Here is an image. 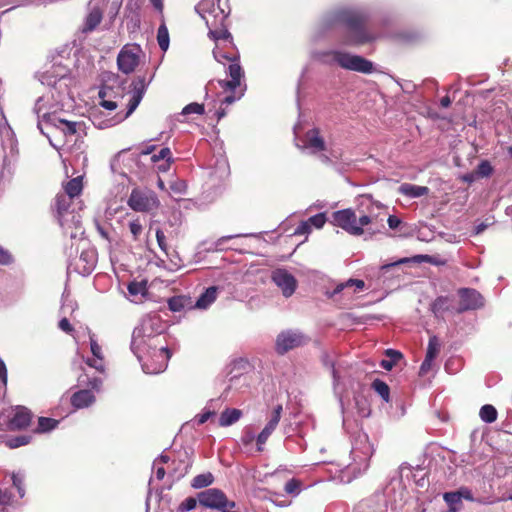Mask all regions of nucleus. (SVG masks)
<instances>
[{"instance_id": "1", "label": "nucleus", "mask_w": 512, "mask_h": 512, "mask_svg": "<svg viewBox=\"0 0 512 512\" xmlns=\"http://www.w3.org/2000/svg\"><path fill=\"white\" fill-rule=\"evenodd\" d=\"M130 347L144 373L163 372L171 357L165 322H140L133 330Z\"/></svg>"}, {"instance_id": "2", "label": "nucleus", "mask_w": 512, "mask_h": 512, "mask_svg": "<svg viewBox=\"0 0 512 512\" xmlns=\"http://www.w3.org/2000/svg\"><path fill=\"white\" fill-rule=\"evenodd\" d=\"M331 24H341L347 29L346 45H361L376 39V35L365 29L366 16L356 9L337 10L330 19Z\"/></svg>"}, {"instance_id": "3", "label": "nucleus", "mask_w": 512, "mask_h": 512, "mask_svg": "<svg viewBox=\"0 0 512 512\" xmlns=\"http://www.w3.org/2000/svg\"><path fill=\"white\" fill-rule=\"evenodd\" d=\"M315 58L326 65L339 67L364 74L373 72V63L362 56L354 55L341 50H329L315 54Z\"/></svg>"}, {"instance_id": "4", "label": "nucleus", "mask_w": 512, "mask_h": 512, "mask_svg": "<svg viewBox=\"0 0 512 512\" xmlns=\"http://www.w3.org/2000/svg\"><path fill=\"white\" fill-rule=\"evenodd\" d=\"M69 205L65 197L56 198L58 222L70 239L86 244V240L83 238L84 231L81 225V216L79 213L70 210Z\"/></svg>"}, {"instance_id": "5", "label": "nucleus", "mask_w": 512, "mask_h": 512, "mask_svg": "<svg viewBox=\"0 0 512 512\" xmlns=\"http://www.w3.org/2000/svg\"><path fill=\"white\" fill-rule=\"evenodd\" d=\"M374 453L373 445L370 443L366 434H358L352 443L351 458L352 463L349 464L353 472L361 474L369 467V460Z\"/></svg>"}, {"instance_id": "6", "label": "nucleus", "mask_w": 512, "mask_h": 512, "mask_svg": "<svg viewBox=\"0 0 512 512\" xmlns=\"http://www.w3.org/2000/svg\"><path fill=\"white\" fill-rule=\"evenodd\" d=\"M364 287L365 283L363 280L348 279L337 284L333 290H327L325 295L340 306H347L354 299L355 294L361 292Z\"/></svg>"}, {"instance_id": "7", "label": "nucleus", "mask_w": 512, "mask_h": 512, "mask_svg": "<svg viewBox=\"0 0 512 512\" xmlns=\"http://www.w3.org/2000/svg\"><path fill=\"white\" fill-rule=\"evenodd\" d=\"M309 341V338L297 330H285L278 334L275 343V349L278 354L283 355L286 352L303 346Z\"/></svg>"}, {"instance_id": "8", "label": "nucleus", "mask_w": 512, "mask_h": 512, "mask_svg": "<svg viewBox=\"0 0 512 512\" xmlns=\"http://www.w3.org/2000/svg\"><path fill=\"white\" fill-rule=\"evenodd\" d=\"M129 207L137 212H150L159 206V200L153 192L132 190L128 199Z\"/></svg>"}, {"instance_id": "9", "label": "nucleus", "mask_w": 512, "mask_h": 512, "mask_svg": "<svg viewBox=\"0 0 512 512\" xmlns=\"http://www.w3.org/2000/svg\"><path fill=\"white\" fill-rule=\"evenodd\" d=\"M142 50L139 45H125L119 52L117 57V65L124 74L132 73L139 64L140 54Z\"/></svg>"}, {"instance_id": "10", "label": "nucleus", "mask_w": 512, "mask_h": 512, "mask_svg": "<svg viewBox=\"0 0 512 512\" xmlns=\"http://www.w3.org/2000/svg\"><path fill=\"white\" fill-rule=\"evenodd\" d=\"M323 364L325 367L331 370L333 378V390L335 395L342 401L344 393L346 391V384L344 382V371L346 366L343 362H335L329 355L323 357Z\"/></svg>"}, {"instance_id": "11", "label": "nucleus", "mask_w": 512, "mask_h": 512, "mask_svg": "<svg viewBox=\"0 0 512 512\" xmlns=\"http://www.w3.org/2000/svg\"><path fill=\"white\" fill-rule=\"evenodd\" d=\"M334 225L342 228L354 236L361 235V229L357 225V212L351 208L335 211L332 214Z\"/></svg>"}, {"instance_id": "12", "label": "nucleus", "mask_w": 512, "mask_h": 512, "mask_svg": "<svg viewBox=\"0 0 512 512\" xmlns=\"http://www.w3.org/2000/svg\"><path fill=\"white\" fill-rule=\"evenodd\" d=\"M131 89L128 91V103H127V112L125 115L120 119L123 120L130 116L135 109L140 104L141 100L143 99L145 92L148 87V83H146L144 77H138L131 83Z\"/></svg>"}, {"instance_id": "13", "label": "nucleus", "mask_w": 512, "mask_h": 512, "mask_svg": "<svg viewBox=\"0 0 512 512\" xmlns=\"http://www.w3.org/2000/svg\"><path fill=\"white\" fill-rule=\"evenodd\" d=\"M198 502L206 508L222 511L225 508L226 495L218 488H209L198 494Z\"/></svg>"}, {"instance_id": "14", "label": "nucleus", "mask_w": 512, "mask_h": 512, "mask_svg": "<svg viewBox=\"0 0 512 512\" xmlns=\"http://www.w3.org/2000/svg\"><path fill=\"white\" fill-rule=\"evenodd\" d=\"M360 207L364 209L375 226L382 228L386 207L380 202L374 201L370 195L361 196Z\"/></svg>"}, {"instance_id": "15", "label": "nucleus", "mask_w": 512, "mask_h": 512, "mask_svg": "<svg viewBox=\"0 0 512 512\" xmlns=\"http://www.w3.org/2000/svg\"><path fill=\"white\" fill-rule=\"evenodd\" d=\"M272 281L282 291L285 297H290L296 290L297 280L285 269H276L272 272Z\"/></svg>"}, {"instance_id": "16", "label": "nucleus", "mask_w": 512, "mask_h": 512, "mask_svg": "<svg viewBox=\"0 0 512 512\" xmlns=\"http://www.w3.org/2000/svg\"><path fill=\"white\" fill-rule=\"evenodd\" d=\"M460 298L459 307L461 310H474L480 308L484 304L482 295L471 288H462L458 291Z\"/></svg>"}, {"instance_id": "17", "label": "nucleus", "mask_w": 512, "mask_h": 512, "mask_svg": "<svg viewBox=\"0 0 512 512\" xmlns=\"http://www.w3.org/2000/svg\"><path fill=\"white\" fill-rule=\"evenodd\" d=\"M49 102V97L47 96H41L36 100L35 106H34V112L36 113L38 117V128L41 131L42 134L46 135L48 137V134L44 131V126L48 127V124L51 121L56 120V116L52 115L50 113V108L47 107V104Z\"/></svg>"}, {"instance_id": "18", "label": "nucleus", "mask_w": 512, "mask_h": 512, "mask_svg": "<svg viewBox=\"0 0 512 512\" xmlns=\"http://www.w3.org/2000/svg\"><path fill=\"white\" fill-rule=\"evenodd\" d=\"M298 147L310 154H317L325 150L326 144L319 129L313 128L305 134L303 145H298Z\"/></svg>"}, {"instance_id": "19", "label": "nucleus", "mask_w": 512, "mask_h": 512, "mask_svg": "<svg viewBox=\"0 0 512 512\" xmlns=\"http://www.w3.org/2000/svg\"><path fill=\"white\" fill-rule=\"evenodd\" d=\"M81 243L83 244V249L75 262V269L81 275H89L97 262L96 251L94 249H86L87 243Z\"/></svg>"}, {"instance_id": "20", "label": "nucleus", "mask_w": 512, "mask_h": 512, "mask_svg": "<svg viewBox=\"0 0 512 512\" xmlns=\"http://www.w3.org/2000/svg\"><path fill=\"white\" fill-rule=\"evenodd\" d=\"M12 417L9 419V427L12 430L26 428L31 421L30 411L23 406H16L12 409Z\"/></svg>"}, {"instance_id": "21", "label": "nucleus", "mask_w": 512, "mask_h": 512, "mask_svg": "<svg viewBox=\"0 0 512 512\" xmlns=\"http://www.w3.org/2000/svg\"><path fill=\"white\" fill-rule=\"evenodd\" d=\"M168 308L175 313H185L193 310V299L188 295H177L167 300Z\"/></svg>"}, {"instance_id": "22", "label": "nucleus", "mask_w": 512, "mask_h": 512, "mask_svg": "<svg viewBox=\"0 0 512 512\" xmlns=\"http://www.w3.org/2000/svg\"><path fill=\"white\" fill-rule=\"evenodd\" d=\"M103 19V11L89 3L88 14L85 17L82 32L89 33L96 29Z\"/></svg>"}, {"instance_id": "23", "label": "nucleus", "mask_w": 512, "mask_h": 512, "mask_svg": "<svg viewBox=\"0 0 512 512\" xmlns=\"http://www.w3.org/2000/svg\"><path fill=\"white\" fill-rule=\"evenodd\" d=\"M95 402V395L91 390L83 389L71 396V404L76 409L87 408Z\"/></svg>"}, {"instance_id": "24", "label": "nucleus", "mask_w": 512, "mask_h": 512, "mask_svg": "<svg viewBox=\"0 0 512 512\" xmlns=\"http://www.w3.org/2000/svg\"><path fill=\"white\" fill-rule=\"evenodd\" d=\"M218 296V288L211 286L207 288L196 301L193 300V307L197 310H206L215 302Z\"/></svg>"}, {"instance_id": "25", "label": "nucleus", "mask_w": 512, "mask_h": 512, "mask_svg": "<svg viewBox=\"0 0 512 512\" xmlns=\"http://www.w3.org/2000/svg\"><path fill=\"white\" fill-rule=\"evenodd\" d=\"M358 213L359 214H357L356 226L360 227L361 235H363L365 231L369 232L370 234H374L380 231V228L375 226V224L371 220V217L367 215L363 208L359 207Z\"/></svg>"}, {"instance_id": "26", "label": "nucleus", "mask_w": 512, "mask_h": 512, "mask_svg": "<svg viewBox=\"0 0 512 512\" xmlns=\"http://www.w3.org/2000/svg\"><path fill=\"white\" fill-rule=\"evenodd\" d=\"M128 295L132 302L141 301L147 293V282L146 281H133L128 285Z\"/></svg>"}, {"instance_id": "27", "label": "nucleus", "mask_w": 512, "mask_h": 512, "mask_svg": "<svg viewBox=\"0 0 512 512\" xmlns=\"http://www.w3.org/2000/svg\"><path fill=\"white\" fill-rule=\"evenodd\" d=\"M384 355L386 358L380 361V367L387 371L392 370L403 359V354L395 349H386Z\"/></svg>"}, {"instance_id": "28", "label": "nucleus", "mask_w": 512, "mask_h": 512, "mask_svg": "<svg viewBox=\"0 0 512 512\" xmlns=\"http://www.w3.org/2000/svg\"><path fill=\"white\" fill-rule=\"evenodd\" d=\"M242 416V411L236 408L225 409L219 417V426L228 427L236 423Z\"/></svg>"}, {"instance_id": "29", "label": "nucleus", "mask_w": 512, "mask_h": 512, "mask_svg": "<svg viewBox=\"0 0 512 512\" xmlns=\"http://www.w3.org/2000/svg\"><path fill=\"white\" fill-rule=\"evenodd\" d=\"M399 192L402 195L408 196L410 198H418L428 194L429 189L426 186L404 183L399 187Z\"/></svg>"}, {"instance_id": "30", "label": "nucleus", "mask_w": 512, "mask_h": 512, "mask_svg": "<svg viewBox=\"0 0 512 512\" xmlns=\"http://www.w3.org/2000/svg\"><path fill=\"white\" fill-rule=\"evenodd\" d=\"M82 188V177H75L65 185L66 195H59L58 197H65L67 199V203L70 204L71 199L78 196L81 193Z\"/></svg>"}, {"instance_id": "31", "label": "nucleus", "mask_w": 512, "mask_h": 512, "mask_svg": "<svg viewBox=\"0 0 512 512\" xmlns=\"http://www.w3.org/2000/svg\"><path fill=\"white\" fill-rule=\"evenodd\" d=\"M48 126H53L61 130L65 135H73L76 133V122L66 121L56 117L55 121H51Z\"/></svg>"}, {"instance_id": "32", "label": "nucleus", "mask_w": 512, "mask_h": 512, "mask_svg": "<svg viewBox=\"0 0 512 512\" xmlns=\"http://www.w3.org/2000/svg\"><path fill=\"white\" fill-rule=\"evenodd\" d=\"M479 416L485 423H493L496 421L498 412L493 405L485 404L480 408Z\"/></svg>"}, {"instance_id": "33", "label": "nucleus", "mask_w": 512, "mask_h": 512, "mask_svg": "<svg viewBox=\"0 0 512 512\" xmlns=\"http://www.w3.org/2000/svg\"><path fill=\"white\" fill-rule=\"evenodd\" d=\"M443 499L447 503L448 507L451 508L452 512H458L461 510L462 501H461L457 491L444 493Z\"/></svg>"}, {"instance_id": "34", "label": "nucleus", "mask_w": 512, "mask_h": 512, "mask_svg": "<svg viewBox=\"0 0 512 512\" xmlns=\"http://www.w3.org/2000/svg\"><path fill=\"white\" fill-rule=\"evenodd\" d=\"M228 74L231 77L233 84H239L243 76L242 68L239 64L238 58H234L228 66Z\"/></svg>"}, {"instance_id": "35", "label": "nucleus", "mask_w": 512, "mask_h": 512, "mask_svg": "<svg viewBox=\"0 0 512 512\" xmlns=\"http://www.w3.org/2000/svg\"><path fill=\"white\" fill-rule=\"evenodd\" d=\"M371 386L374 391L383 399V401H390V388L384 381L375 379Z\"/></svg>"}, {"instance_id": "36", "label": "nucleus", "mask_w": 512, "mask_h": 512, "mask_svg": "<svg viewBox=\"0 0 512 512\" xmlns=\"http://www.w3.org/2000/svg\"><path fill=\"white\" fill-rule=\"evenodd\" d=\"M214 481L212 473H203L195 476L192 480L191 486L195 489H200L211 485Z\"/></svg>"}, {"instance_id": "37", "label": "nucleus", "mask_w": 512, "mask_h": 512, "mask_svg": "<svg viewBox=\"0 0 512 512\" xmlns=\"http://www.w3.org/2000/svg\"><path fill=\"white\" fill-rule=\"evenodd\" d=\"M157 42L161 50L166 51L169 48V32L166 25L163 23L159 26L157 31Z\"/></svg>"}, {"instance_id": "38", "label": "nucleus", "mask_w": 512, "mask_h": 512, "mask_svg": "<svg viewBox=\"0 0 512 512\" xmlns=\"http://www.w3.org/2000/svg\"><path fill=\"white\" fill-rule=\"evenodd\" d=\"M58 421L52 418L40 417L38 420L37 431L40 433H46L55 429L58 425Z\"/></svg>"}, {"instance_id": "39", "label": "nucleus", "mask_w": 512, "mask_h": 512, "mask_svg": "<svg viewBox=\"0 0 512 512\" xmlns=\"http://www.w3.org/2000/svg\"><path fill=\"white\" fill-rule=\"evenodd\" d=\"M281 413H282V406L281 405H277L273 412H272V415L269 419V421L267 422V424L265 425V429H268L270 432H274V430L276 429V427L278 426L279 424V421L281 419Z\"/></svg>"}, {"instance_id": "40", "label": "nucleus", "mask_w": 512, "mask_h": 512, "mask_svg": "<svg viewBox=\"0 0 512 512\" xmlns=\"http://www.w3.org/2000/svg\"><path fill=\"white\" fill-rule=\"evenodd\" d=\"M281 413H282V406L281 405H277L273 412H272V415L269 419V421L267 422V424L265 425V429H268L270 432H274V430L276 429V427L278 426L279 424V421L281 419Z\"/></svg>"}, {"instance_id": "41", "label": "nucleus", "mask_w": 512, "mask_h": 512, "mask_svg": "<svg viewBox=\"0 0 512 512\" xmlns=\"http://www.w3.org/2000/svg\"><path fill=\"white\" fill-rule=\"evenodd\" d=\"M32 437L30 435H19L7 439L6 444L9 448L15 449L30 443Z\"/></svg>"}, {"instance_id": "42", "label": "nucleus", "mask_w": 512, "mask_h": 512, "mask_svg": "<svg viewBox=\"0 0 512 512\" xmlns=\"http://www.w3.org/2000/svg\"><path fill=\"white\" fill-rule=\"evenodd\" d=\"M13 487L17 490L19 498L24 497L25 489H24V475L20 472L14 473L12 475Z\"/></svg>"}, {"instance_id": "43", "label": "nucleus", "mask_w": 512, "mask_h": 512, "mask_svg": "<svg viewBox=\"0 0 512 512\" xmlns=\"http://www.w3.org/2000/svg\"><path fill=\"white\" fill-rule=\"evenodd\" d=\"M440 351V343L438 341V338L436 336H432L429 339L428 347L426 351V356L429 358H436Z\"/></svg>"}, {"instance_id": "44", "label": "nucleus", "mask_w": 512, "mask_h": 512, "mask_svg": "<svg viewBox=\"0 0 512 512\" xmlns=\"http://www.w3.org/2000/svg\"><path fill=\"white\" fill-rule=\"evenodd\" d=\"M209 35L213 40L216 42L223 40V41H230L231 40V34L226 28H220L216 30H210Z\"/></svg>"}, {"instance_id": "45", "label": "nucleus", "mask_w": 512, "mask_h": 512, "mask_svg": "<svg viewBox=\"0 0 512 512\" xmlns=\"http://www.w3.org/2000/svg\"><path fill=\"white\" fill-rule=\"evenodd\" d=\"M271 434H272V432H270L268 429H265V428L262 429V431L256 437L257 451L261 452L264 450V445L267 442V440Z\"/></svg>"}, {"instance_id": "46", "label": "nucleus", "mask_w": 512, "mask_h": 512, "mask_svg": "<svg viewBox=\"0 0 512 512\" xmlns=\"http://www.w3.org/2000/svg\"><path fill=\"white\" fill-rule=\"evenodd\" d=\"M106 96H107V91L105 88H102L99 91V98L101 99V102H100L101 106L109 111L116 109L118 106L117 103L114 101H111V100H106L105 99Z\"/></svg>"}, {"instance_id": "47", "label": "nucleus", "mask_w": 512, "mask_h": 512, "mask_svg": "<svg viewBox=\"0 0 512 512\" xmlns=\"http://www.w3.org/2000/svg\"><path fill=\"white\" fill-rule=\"evenodd\" d=\"M204 113V106L199 103H190L186 105L183 110L182 114L188 115V114H203Z\"/></svg>"}, {"instance_id": "48", "label": "nucleus", "mask_w": 512, "mask_h": 512, "mask_svg": "<svg viewBox=\"0 0 512 512\" xmlns=\"http://www.w3.org/2000/svg\"><path fill=\"white\" fill-rule=\"evenodd\" d=\"M284 491L290 495H298L300 492V482L296 479H290L286 482Z\"/></svg>"}, {"instance_id": "49", "label": "nucleus", "mask_w": 512, "mask_h": 512, "mask_svg": "<svg viewBox=\"0 0 512 512\" xmlns=\"http://www.w3.org/2000/svg\"><path fill=\"white\" fill-rule=\"evenodd\" d=\"M187 185L183 180H175L170 183V191L177 195H183L186 192Z\"/></svg>"}, {"instance_id": "50", "label": "nucleus", "mask_w": 512, "mask_h": 512, "mask_svg": "<svg viewBox=\"0 0 512 512\" xmlns=\"http://www.w3.org/2000/svg\"><path fill=\"white\" fill-rule=\"evenodd\" d=\"M307 221L309 222L310 226H314L315 228L320 229L326 223V216L324 213H318L310 217Z\"/></svg>"}, {"instance_id": "51", "label": "nucleus", "mask_w": 512, "mask_h": 512, "mask_svg": "<svg viewBox=\"0 0 512 512\" xmlns=\"http://www.w3.org/2000/svg\"><path fill=\"white\" fill-rule=\"evenodd\" d=\"M153 162L165 160V162H172L171 151L168 147L162 148L158 154L152 156Z\"/></svg>"}, {"instance_id": "52", "label": "nucleus", "mask_w": 512, "mask_h": 512, "mask_svg": "<svg viewBox=\"0 0 512 512\" xmlns=\"http://www.w3.org/2000/svg\"><path fill=\"white\" fill-rule=\"evenodd\" d=\"M198 498L195 499L193 497L186 498L180 505H179V511L181 512H188L193 510L197 505Z\"/></svg>"}, {"instance_id": "53", "label": "nucleus", "mask_w": 512, "mask_h": 512, "mask_svg": "<svg viewBox=\"0 0 512 512\" xmlns=\"http://www.w3.org/2000/svg\"><path fill=\"white\" fill-rule=\"evenodd\" d=\"M59 328L63 332L72 335L76 342L80 341V336L75 333V329L71 322H59Z\"/></svg>"}, {"instance_id": "54", "label": "nucleus", "mask_w": 512, "mask_h": 512, "mask_svg": "<svg viewBox=\"0 0 512 512\" xmlns=\"http://www.w3.org/2000/svg\"><path fill=\"white\" fill-rule=\"evenodd\" d=\"M156 240H157V243H158V246L159 248L167 255L169 256V253H168V246H167V243H166V237H165V234L164 232L161 230V229H157L156 230Z\"/></svg>"}, {"instance_id": "55", "label": "nucleus", "mask_w": 512, "mask_h": 512, "mask_svg": "<svg viewBox=\"0 0 512 512\" xmlns=\"http://www.w3.org/2000/svg\"><path fill=\"white\" fill-rule=\"evenodd\" d=\"M90 339V349L94 357H103L101 347L98 345L97 341L94 339V335L91 332L87 331Z\"/></svg>"}, {"instance_id": "56", "label": "nucleus", "mask_w": 512, "mask_h": 512, "mask_svg": "<svg viewBox=\"0 0 512 512\" xmlns=\"http://www.w3.org/2000/svg\"><path fill=\"white\" fill-rule=\"evenodd\" d=\"M142 229V224L139 222L138 219L129 222V230L134 240H136L142 233Z\"/></svg>"}, {"instance_id": "57", "label": "nucleus", "mask_w": 512, "mask_h": 512, "mask_svg": "<svg viewBox=\"0 0 512 512\" xmlns=\"http://www.w3.org/2000/svg\"><path fill=\"white\" fill-rule=\"evenodd\" d=\"M11 502V493L0 489V512H5V508Z\"/></svg>"}, {"instance_id": "58", "label": "nucleus", "mask_w": 512, "mask_h": 512, "mask_svg": "<svg viewBox=\"0 0 512 512\" xmlns=\"http://www.w3.org/2000/svg\"><path fill=\"white\" fill-rule=\"evenodd\" d=\"M87 365L96 369L97 371L103 372L104 371V361L103 357H94L92 359H87L86 361Z\"/></svg>"}, {"instance_id": "59", "label": "nucleus", "mask_w": 512, "mask_h": 512, "mask_svg": "<svg viewBox=\"0 0 512 512\" xmlns=\"http://www.w3.org/2000/svg\"><path fill=\"white\" fill-rule=\"evenodd\" d=\"M478 175L487 177L492 173V166L488 161H482L477 168Z\"/></svg>"}, {"instance_id": "60", "label": "nucleus", "mask_w": 512, "mask_h": 512, "mask_svg": "<svg viewBox=\"0 0 512 512\" xmlns=\"http://www.w3.org/2000/svg\"><path fill=\"white\" fill-rule=\"evenodd\" d=\"M493 224H494L493 217L487 218L485 221H483L475 226L474 234L475 235L481 234L483 231H485L489 226H491Z\"/></svg>"}, {"instance_id": "61", "label": "nucleus", "mask_w": 512, "mask_h": 512, "mask_svg": "<svg viewBox=\"0 0 512 512\" xmlns=\"http://www.w3.org/2000/svg\"><path fill=\"white\" fill-rule=\"evenodd\" d=\"M457 493L460 497V499H465V500H468V501H471V502H474L476 501L474 496H473V493L472 491L467 488V487H460L458 490H457Z\"/></svg>"}, {"instance_id": "62", "label": "nucleus", "mask_w": 512, "mask_h": 512, "mask_svg": "<svg viewBox=\"0 0 512 512\" xmlns=\"http://www.w3.org/2000/svg\"><path fill=\"white\" fill-rule=\"evenodd\" d=\"M433 361H434V358H429L428 356H425V359L420 366V370H419L420 376L426 375L431 370Z\"/></svg>"}, {"instance_id": "63", "label": "nucleus", "mask_w": 512, "mask_h": 512, "mask_svg": "<svg viewBox=\"0 0 512 512\" xmlns=\"http://www.w3.org/2000/svg\"><path fill=\"white\" fill-rule=\"evenodd\" d=\"M214 414H215V412H214V411L205 410L204 412H202L201 414H198V415L195 417V422H196L198 425H202V424H204L206 421H208V419H209L210 417H212Z\"/></svg>"}, {"instance_id": "64", "label": "nucleus", "mask_w": 512, "mask_h": 512, "mask_svg": "<svg viewBox=\"0 0 512 512\" xmlns=\"http://www.w3.org/2000/svg\"><path fill=\"white\" fill-rule=\"evenodd\" d=\"M311 232V226L308 221H303L299 224V226L295 229V235H306Z\"/></svg>"}]
</instances>
